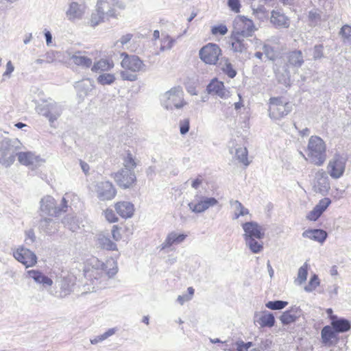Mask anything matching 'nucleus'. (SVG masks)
Masks as SVG:
<instances>
[{
	"instance_id": "f257e3e1",
	"label": "nucleus",
	"mask_w": 351,
	"mask_h": 351,
	"mask_svg": "<svg viewBox=\"0 0 351 351\" xmlns=\"http://www.w3.org/2000/svg\"><path fill=\"white\" fill-rule=\"evenodd\" d=\"M123 57L121 64L124 71L120 72L123 80L134 82L138 80V72H145L146 65L140 58L135 55H128L125 52L121 54Z\"/></svg>"
},
{
	"instance_id": "f03ea898",
	"label": "nucleus",
	"mask_w": 351,
	"mask_h": 351,
	"mask_svg": "<svg viewBox=\"0 0 351 351\" xmlns=\"http://www.w3.org/2000/svg\"><path fill=\"white\" fill-rule=\"evenodd\" d=\"M308 158L310 162L317 166L322 165L326 160L325 142L317 136H311L307 146Z\"/></svg>"
},
{
	"instance_id": "7ed1b4c3",
	"label": "nucleus",
	"mask_w": 351,
	"mask_h": 351,
	"mask_svg": "<svg viewBox=\"0 0 351 351\" xmlns=\"http://www.w3.org/2000/svg\"><path fill=\"white\" fill-rule=\"evenodd\" d=\"M20 142L17 139H5L0 144V163L5 167L15 161Z\"/></svg>"
},
{
	"instance_id": "20e7f679",
	"label": "nucleus",
	"mask_w": 351,
	"mask_h": 351,
	"mask_svg": "<svg viewBox=\"0 0 351 351\" xmlns=\"http://www.w3.org/2000/svg\"><path fill=\"white\" fill-rule=\"evenodd\" d=\"M162 106L167 110L180 109L186 103L184 101V93L181 86H175L167 91L161 97Z\"/></svg>"
},
{
	"instance_id": "39448f33",
	"label": "nucleus",
	"mask_w": 351,
	"mask_h": 351,
	"mask_svg": "<svg viewBox=\"0 0 351 351\" xmlns=\"http://www.w3.org/2000/svg\"><path fill=\"white\" fill-rule=\"evenodd\" d=\"M293 110V105L285 101L282 97H271L269 99V117L274 119H280Z\"/></svg>"
},
{
	"instance_id": "423d86ee",
	"label": "nucleus",
	"mask_w": 351,
	"mask_h": 351,
	"mask_svg": "<svg viewBox=\"0 0 351 351\" xmlns=\"http://www.w3.org/2000/svg\"><path fill=\"white\" fill-rule=\"evenodd\" d=\"M88 264L90 265L93 268V270L90 271H86V276H92L94 277L93 279H91L92 285H93V291H96V289L99 288H101V278L103 276L104 271L106 269L107 265L100 261L96 257H92L88 261Z\"/></svg>"
},
{
	"instance_id": "0eeeda50",
	"label": "nucleus",
	"mask_w": 351,
	"mask_h": 351,
	"mask_svg": "<svg viewBox=\"0 0 351 351\" xmlns=\"http://www.w3.org/2000/svg\"><path fill=\"white\" fill-rule=\"evenodd\" d=\"M221 50L218 45L208 43L204 46L199 52L200 59L206 64H216L219 60Z\"/></svg>"
},
{
	"instance_id": "6e6552de",
	"label": "nucleus",
	"mask_w": 351,
	"mask_h": 351,
	"mask_svg": "<svg viewBox=\"0 0 351 351\" xmlns=\"http://www.w3.org/2000/svg\"><path fill=\"white\" fill-rule=\"evenodd\" d=\"M217 204L218 201L215 197H207L197 193L194 196L193 201L189 203L188 206L192 212L201 213Z\"/></svg>"
},
{
	"instance_id": "1a4fd4ad",
	"label": "nucleus",
	"mask_w": 351,
	"mask_h": 351,
	"mask_svg": "<svg viewBox=\"0 0 351 351\" xmlns=\"http://www.w3.org/2000/svg\"><path fill=\"white\" fill-rule=\"evenodd\" d=\"M234 27V31L233 32L243 37L252 36L255 30L253 21L244 16H238L235 18Z\"/></svg>"
},
{
	"instance_id": "9d476101",
	"label": "nucleus",
	"mask_w": 351,
	"mask_h": 351,
	"mask_svg": "<svg viewBox=\"0 0 351 351\" xmlns=\"http://www.w3.org/2000/svg\"><path fill=\"white\" fill-rule=\"evenodd\" d=\"M346 158L339 154H335L328 163V173L334 179L341 178L345 171Z\"/></svg>"
},
{
	"instance_id": "9b49d317",
	"label": "nucleus",
	"mask_w": 351,
	"mask_h": 351,
	"mask_svg": "<svg viewBox=\"0 0 351 351\" xmlns=\"http://www.w3.org/2000/svg\"><path fill=\"white\" fill-rule=\"evenodd\" d=\"M97 197L100 201H109L114 198L117 190L112 182L102 181L97 183L95 186Z\"/></svg>"
},
{
	"instance_id": "f8f14e48",
	"label": "nucleus",
	"mask_w": 351,
	"mask_h": 351,
	"mask_svg": "<svg viewBox=\"0 0 351 351\" xmlns=\"http://www.w3.org/2000/svg\"><path fill=\"white\" fill-rule=\"evenodd\" d=\"M114 180L121 189H126L133 187L136 181L134 171L128 169H121L114 174Z\"/></svg>"
},
{
	"instance_id": "ddd939ff",
	"label": "nucleus",
	"mask_w": 351,
	"mask_h": 351,
	"mask_svg": "<svg viewBox=\"0 0 351 351\" xmlns=\"http://www.w3.org/2000/svg\"><path fill=\"white\" fill-rule=\"evenodd\" d=\"M244 231L243 238L257 239L261 240L265 237V228L256 221H247L242 224Z\"/></svg>"
},
{
	"instance_id": "4468645a",
	"label": "nucleus",
	"mask_w": 351,
	"mask_h": 351,
	"mask_svg": "<svg viewBox=\"0 0 351 351\" xmlns=\"http://www.w3.org/2000/svg\"><path fill=\"white\" fill-rule=\"evenodd\" d=\"M313 188L315 193H321L323 195L327 194L329 191L330 186L328 177L322 169L315 173Z\"/></svg>"
},
{
	"instance_id": "2eb2a0df",
	"label": "nucleus",
	"mask_w": 351,
	"mask_h": 351,
	"mask_svg": "<svg viewBox=\"0 0 351 351\" xmlns=\"http://www.w3.org/2000/svg\"><path fill=\"white\" fill-rule=\"evenodd\" d=\"M14 257L26 267H32L37 263L36 254L26 248H19L14 252Z\"/></svg>"
},
{
	"instance_id": "dca6fc26",
	"label": "nucleus",
	"mask_w": 351,
	"mask_h": 351,
	"mask_svg": "<svg viewBox=\"0 0 351 351\" xmlns=\"http://www.w3.org/2000/svg\"><path fill=\"white\" fill-rule=\"evenodd\" d=\"M206 90L208 94L217 95L221 99H226L228 97L229 92L226 90L223 83L217 78L210 81L206 87Z\"/></svg>"
},
{
	"instance_id": "f3484780",
	"label": "nucleus",
	"mask_w": 351,
	"mask_h": 351,
	"mask_svg": "<svg viewBox=\"0 0 351 351\" xmlns=\"http://www.w3.org/2000/svg\"><path fill=\"white\" fill-rule=\"evenodd\" d=\"M40 212L44 215L49 216H58V208L55 204V199L53 197L47 195L41 199Z\"/></svg>"
},
{
	"instance_id": "a211bd4d",
	"label": "nucleus",
	"mask_w": 351,
	"mask_h": 351,
	"mask_svg": "<svg viewBox=\"0 0 351 351\" xmlns=\"http://www.w3.org/2000/svg\"><path fill=\"white\" fill-rule=\"evenodd\" d=\"M270 22L274 27L278 29L288 28L290 25L289 19L280 10L271 11Z\"/></svg>"
},
{
	"instance_id": "6ab92c4d",
	"label": "nucleus",
	"mask_w": 351,
	"mask_h": 351,
	"mask_svg": "<svg viewBox=\"0 0 351 351\" xmlns=\"http://www.w3.org/2000/svg\"><path fill=\"white\" fill-rule=\"evenodd\" d=\"M301 315L302 310L295 306L283 312L279 319L283 325L287 326L295 322Z\"/></svg>"
},
{
	"instance_id": "aec40b11",
	"label": "nucleus",
	"mask_w": 351,
	"mask_h": 351,
	"mask_svg": "<svg viewBox=\"0 0 351 351\" xmlns=\"http://www.w3.org/2000/svg\"><path fill=\"white\" fill-rule=\"evenodd\" d=\"M117 213L123 218H131L134 212V204L130 202H119L115 204Z\"/></svg>"
},
{
	"instance_id": "412c9836",
	"label": "nucleus",
	"mask_w": 351,
	"mask_h": 351,
	"mask_svg": "<svg viewBox=\"0 0 351 351\" xmlns=\"http://www.w3.org/2000/svg\"><path fill=\"white\" fill-rule=\"evenodd\" d=\"M85 51H77L73 53H69V56L73 63L82 68H89L92 65V60L84 55Z\"/></svg>"
},
{
	"instance_id": "4be33fe9",
	"label": "nucleus",
	"mask_w": 351,
	"mask_h": 351,
	"mask_svg": "<svg viewBox=\"0 0 351 351\" xmlns=\"http://www.w3.org/2000/svg\"><path fill=\"white\" fill-rule=\"evenodd\" d=\"M187 235L185 234H178L173 231L168 234L165 241L160 245L162 250L170 247L173 245H178L183 242L186 238Z\"/></svg>"
},
{
	"instance_id": "5701e85b",
	"label": "nucleus",
	"mask_w": 351,
	"mask_h": 351,
	"mask_svg": "<svg viewBox=\"0 0 351 351\" xmlns=\"http://www.w3.org/2000/svg\"><path fill=\"white\" fill-rule=\"evenodd\" d=\"M254 322L260 325L261 328H271L275 325L276 320L274 315L269 311H263V315L258 316V313L255 314Z\"/></svg>"
},
{
	"instance_id": "b1692460",
	"label": "nucleus",
	"mask_w": 351,
	"mask_h": 351,
	"mask_svg": "<svg viewBox=\"0 0 351 351\" xmlns=\"http://www.w3.org/2000/svg\"><path fill=\"white\" fill-rule=\"evenodd\" d=\"M322 342L325 346L332 345V339H338V334L330 325L325 326L321 330Z\"/></svg>"
},
{
	"instance_id": "393cba45",
	"label": "nucleus",
	"mask_w": 351,
	"mask_h": 351,
	"mask_svg": "<svg viewBox=\"0 0 351 351\" xmlns=\"http://www.w3.org/2000/svg\"><path fill=\"white\" fill-rule=\"evenodd\" d=\"M302 237L323 243L326 241L328 234L322 229H308L303 232Z\"/></svg>"
},
{
	"instance_id": "a878e982",
	"label": "nucleus",
	"mask_w": 351,
	"mask_h": 351,
	"mask_svg": "<svg viewBox=\"0 0 351 351\" xmlns=\"http://www.w3.org/2000/svg\"><path fill=\"white\" fill-rule=\"evenodd\" d=\"M330 325L337 334L346 332L351 328V322L344 317H335Z\"/></svg>"
},
{
	"instance_id": "bb28decb",
	"label": "nucleus",
	"mask_w": 351,
	"mask_h": 351,
	"mask_svg": "<svg viewBox=\"0 0 351 351\" xmlns=\"http://www.w3.org/2000/svg\"><path fill=\"white\" fill-rule=\"evenodd\" d=\"M288 65L294 68H300L304 64V56L300 50H294L287 55Z\"/></svg>"
},
{
	"instance_id": "cd10ccee",
	"label": "nucleus",
	"mask_w": 351,
	"mask_h": 351,
	"mask_svg": "<svg viewBox=\"0 0 351 351\" xmlns=\"http://www.w3.org/2000/svg\"><path fill=\"white\" fill-rule=\"evenodd\" d=\"M239 34L233 32L232 36V49L235 53H245L247 49V44Z\"/></svg>"
},
{
	"instance_id": "c85d7f7f",
	"label": "nucleus",
	"mask_w": 351,
	"mask_h": 351,
	"mask_svg": "<svg viewBox=\"0 0 351 351\" xmlns=\"http://www.w3.org/2000/svg\"><path fill=\"white\" fill-rule=\"evenodd\" d=\"M38 227L41 231L48 235H52L58 231V225L50 218L41 219Z\"/></svg>"
},
{
	"instance_id": "c756f323",
	"label": "nucleus",
	"mask_w": 351,
	"mask_h": 351,
	"mask_svg": "<svg viewBox=\"0 0 351 351\" xmlns=\"http://www.w3.org/2000/svg\"><path fill=\"white\" fill-rule=\"evenodd\" d=\"M218 67L230 78H234L237 75V71L230 62L228 58L223 57L219 60Z\"/></svg>"
},
{
	"instance_id": "7c9ffc66",
	"label": "nucleus",
	"mask_w": 351,
	"mask_h": 351,
	"mask_svg": "<svg viewBox=\"0 0 351 351\" xmlns=\"http://www.w3.org/2000/svg\"><path fill=\"white\" fill-rule=\"evenodd\" d=\"M103 4H104L103 1H98L97 3V10L91 14L90 25L93 27H95L99 23L104 21L105 12L102 7Z\"/></svg>"
},
{
	"instance_id": "2f4dec72",
	"label": "nucleus",
	"mask_w": 351,
	"mask_h": 351,
	"mask_svg": "<svg viewBox=\"0 0 351 351\" xmlns=\"http://www.w3.org/2000/svg\"><path fill=\"white\" fill-rule=\"evenodd\" d=\"M16 156L19 162L25 166L32 165L38 161V157L31 152H18Z\"/></svg>"
},
{
	"instance_id": "473e14b6",
	"label": "nucleus",
	"mask_w": 351,
	"mask_h": 351,
	"mask_svg": "<svg viewBox=\"0 0 351 351\" xmlns=\"http://www.w3.org/2000/svg\"><path fill=\"white\" fill-rule=\"evenodd\" d=\"M27 274L35 282L43 284V286H51L53 284V281L51 278L43 275V273L38 270H29L27 271Z\"/></svg>"
},
{
	"instance_id": "72a5a7b5",
	"label": "nucleus",
	"mask_w": 351,
	"mask_h": 351,
	"mask_svg": "<svg viewBox=\"0 0 351 351\" xmlns=\"http://www.w3.org/2000/svg\"><path fill=\"white\" fill-rule=\"evenodd\" d=\"M49 121L51 123H53L54 121L57 120L58 118L62 114V108L60 105L58 103L55 102L52 99H49Z\"/></svg>"
},
{
	"instance_id": "f704fd0d",
	"label": "nucleus",
	"mask_w": 351,
	"mask_h": 351,
	"mask_svg": "<svg viewBox=\"0 0 351 351\" xmlns=\"http://www.w3.org/2000/svg\"><path fill=\"white\" fill-rule=\"evenodd\" d=\"M114 64L112 60L107 59H101L95 62L91 68L93 72L106 71L113 68Z\"/></svg>"
},
{
	"instance_id": "c9c22d12",
	"label": "nucleus",
	"mask_w": 351,
	"mask_h": 351,
	"mask_svg": "<svg viewBox=\"0 0 351 351\" xmlns=\"http://www.w3.org/2000/svg\"><path fill=\"white\" fill-rule=\"evenodd\" d=\"M230 204L234 210V219H238L240 216H244L249 213L248 209L245 208L238 200H230Z\"/></svg>"
},
{
	"instance_id": "e433bc0d",
	"label": "nucleus",
	"mask_w": 351,
	"mask_h": 351,
	"mask_svg": "<svg viewBox=\"0 0 351 351\" xmlns=\"http://www.w3.org/2000/svg\"><path fill=\"white\" fill-rule=\"evenodd\" d=\"M245 245L252 252L257 254L261 252L263 249V243L257 239H245Z\"/></svg>"
},
{
	"instance_id": "4c0bfd02",
	"label": "nucleus",
	"mask_w": 351,
	"mask_h": 351,
	"mask_svg": "<svg viewBox=\"0 0 351 351\" xmlns=\"http://www.w3.org/2000/svg\"><path fill=\"white\" fill-rule=\"evenodd\" d=\"M74 283L71 278H64L60 282V295L65 297L73 290Z\"/></svg>"
},
{
	"instance_id": "58836bf2",
	"label": "nucleus",
	"mask_w": 351,
	"mask_h": 351,
	"mask_svg": "<svg viewBox=\"0 0 351 351\" xmlns=\"http://www.w3.org/2000/svg\"><path fill=\"white\" fill-rule=\"evenodd\" d=\"M251 8L253 14L260 21H264L269 18L268 12L264 5H261L256 7L254 5H252Z\"/></svg>"
},
{
	"instance_id": "ea45409f",
	"label": "nucleus",
	"mask_w": 351,
	"mask_h": 351,
	"mask_svg": "<svg viewBox=\"0 0 351 351\" xmlns=\"http://www.w3.org/2000/svg\"><path fill=\"white\" fill-rule=\"evenodd\" d=\"M82 13L80 5L77 3L72 2L66 12V15L69 19H75L80 18Z\"/></svg>"
},
{
	"instance_id": "a19ab883",
	"label": "nucleus",
	"mask_w": 351,
	"mask_h": 351,
	"mask_svg": "<svg viewBox=\"0 0 351 351\" xmlns=\"http://www.w3.org/2000/svg\"><path fill=\"white\" fill-rule=\"evenodd\" d=\"M97 241L99 245L103 249L108 250H115L117 249V245L110 238L104 235H99Z\"/></svg>"
},
{
	"instance_id": "79ce46f5",
	"label": "nucleus",
	"mask_w": 351,
	"mask_h": 351,
	"mask_svg": "<svg viewBox=\"0 0 351 351\" xmlns=\"http://www.w3.org/2000/svg\"><path fill=\"white\" fill-rule=\"evenodd\" d=\"M308 265L307 264V263H305L302 266H301L299 268L298 272V278L295 280V282L300 285L306 280V278L308 276Z\"/></svg>"
},
{
	"instance_id": "37998d69",
	"label": "nucleus",
	"mask_w": 351,
	"mask_h": 351,
	"mask_svg": "<svg viewBox=\"0 0 351 351\" xmlns=\"http://www.w3.org/2000/svg\"><path fill=\"white\" fill-rule=\"evenodd\" d=\"M247 150L245 147H239L236 149V158L245 166L249 165V161L247 160Z\"/></svg>"
},
{
	"instance_id": "c03bdc74",
	"label": "nucleus",
	"mask_w": 351,
	"mask_h": 351,
	"mask_svg": "<svg viewBox=\"0 0 351 351\" xmlns=\"http://www.w3.org/2000/svg\"><path fill=\"white\" fill-rule=\"evenodd\" d=\"M288 305V302L282 300L269 301L265 304V306L271 310H281Z\"/></svg>"
},
{
	"instance_id": "a18cd8bd",
	"label": "nucleus",
	"mask_w": 351,
	"mask_h": 351,
	"mask_svg": "<svg viewBox=\"0 0 351 351\" xmlns=\"http://www.w3.org/2000/svg\"><path fill=\"white\" fill-rule=\"evenodd\" d=\"M115 80V77L113 74L104 73L98 76L97 82L101 85L112 84Z\"/></svg>"
},
{
	"instance_id": "49530a36",
	"label": "nucleus",
	"mask_w": 351,
	"mask_h": 351,
	"mask_svg": "<svg viewBox=\"0 0 351 351\" xmlns=\"http://www.w3.org/2000/svg\"><path fill=\"white\" fill-rule=\"evenodd\" d=\"M36 112L47 118L49 119V100L43 101L39 104L36 108Z\"/></svg>"
},
{
	"instance_id": "de8ad7c7",
	"label": "nucleus",
	"mask_w": 351,
	"mask_h": 351,
	"mask_svg": "<svg viewBox=\"0 0 351 351\" xmlns=\"http://www.w3.org/2000/svg\"><path fill=\"white\" fill-rule=\"evenodd\" d=\"M124 168L122 169H128L130 171H134V168L136 167V163L132 157V154L128 153L123 160Z\"/></svg>"
},
{
	"instance_id": "09e8293b",
	"label": "nucleus",
	"mask_w": 351,
	"mask_h": 351,
	"mask_svg": "<svg viewBox=\"0 0 351 351\" xmlns=\"http://www.w3.org/2000/svg\"><path fill=\"white\" fill-rule=\"evenodd\" d=\"M319 285V280L316 274L313 275L306 286L304 287V290L306 292H311Z\"/></svg>"
},
{
	"instance_id": "8fccbe9b",
	"label": "nucleus",
	"mask_w": 351,
	"mask_h": 351,
	"mask_svg": "<svg viewBox=\"0 0 351 351\" xmlns=\"http://www.w3.org/2000/svg\"><path fill=\"white\" fill-rule=\"evenodd\" d=\"M180 132L182 135H185L190 129V120L189 119H184L180 120L179 122Z\"/></svg>"
},
{
	"instance_id": "3c124183",
	"label": "nucleus",
	"mask_w": 351,
	"mask_h": 351,
	"mask_svg": "<svg viewBox=\"0 0 351 351\" xmlns=\"http://www.w3.org/2000/svg\"><path fill=\"white\" fill-rule=\"evenodd\" d=\"M323 45H316L313 48V58L315 60H319L324 57Z\"/></svg>"
},
{
	"instance_id": "603ef678",
	"label": "nucleus",
	"mask_w": 351,
	"mask_h": 351,
	"mask_svg": "<svg viewBox=\"0 0 351 351\" xmlns=\"http://www.w3.org/2000/svg\"><path fill=\"white\" fill-rule=\"evenodd\" d=\"M263 50L265 56L267 57L268 59L274 60L276 58V52L274 50V47L269 45H265L263 47Z\"/></svg>"
},
{
	"instance_id": "864d4df0",
	"label": "nucleus",
	"mask_w": 351,
	"mask_h": 351,
	"mask_svg": "<svg viewBox=\"0 0 351 351\" xmlns=\"http://www.w3.org/2000/svg\"><path fill=\"white\" fill-rule=\"evenodd\" d=\"M211 32L213 35L223 36L228 32V28L225 25H215L212 27Z\"/></svg>"
},
{
	"instance_id": "5fc2aeb1",
	"label": "nucleus",
	"mask_w": 351,
	"mask_h": 351,
	"mask_svg": "<svg viewBox=\"0 0 351 351\" xmlns=\"http://www.w3.org/2000/svg\"><path fill=\"white\" fill-rule=\"evenodd\" d=\"M331 200L328 197H324L322 199L319 203L315 206V207L321 212L324 213L326 209L330 204Z\"/></svg>"
},
{
	"instance_id": "6e6d98bb",
	"label": "nucleus",
	"mask_w": 351,
	"mask_h": 351,
	"mask_svg": "<svg viewBox=\"0 0 351 351\" xmlns=\"http://www.w3.org/2000/svg\"><path fill=\"white\" fill-rule=\"evenodd\" d=\"M108 263L106 265H108ZM112 265H113L112 268L108 269L106 268V270L104 271L103 276L104 278H106V276H108V278L113 277L118 271V267L117 266V264L115 262H112Z\"/></svg>"
},
{
	"instance_id": "4d7b16f0",
	"label": "nucleus",
	"mask_w": 351,
	"mask_h": 351,
	"mask_svg": "<svg viewBox=\"0 0 351 351\" xmlns=\"http://www.w3.org/2000/svg\"><path fill=\"white\" fill-rule=\"evenodd\" d=\"M322 215V213H321L315 206L313 208V209L308 213V214L306 216V218L310 221H315L317 220L319 217Z\"/></svg>"
},
{
	"instance_id": "13d9d810",
	"label": "nucleus",
	"mask_w": 351,
	"mask_h": 351,
	"mask_svg": "<svg viewBox=\"0 0 351 351\" xmlns=\"http://www.w3.org/2000/svg\"><path fill=\"white\" fill-rule=\"evenodd\" d=\"M118 331V328L117 327L109 328L106 332L104 334L98 335L99 339L101 341L107 339L108 337L114 335Z\"/></svg>"
},
{
	"instance_id": "bf43d9fd",
	"label": "nucleus",
	"mask_w": 351,
	"mask_h": 351,
	"mask_svg": "<svg viewBox=\"0 0 351 351\" xmlns=\"http://www.w3.org/2000/svg\"><path fill=\"white\" fill-rule=\"evenodd\" d=\"M118 331V328L117 327L109 328L106 332L104 334L98 335L99 339L101 341L107 339L108 337L114 335Z\"/></svg>"
},
{
	"instance_id": "052dcab7",
	"label": "nucleus",
	"mask_w": 351,
	"mask_h": 351,
	"mask_svg": "<svg viewBox=\"0 0 351 351\" xmlns=\"http://www.w3.org/2000/svg\"><path fill=\"white\" fill-rule=\"evenodd\" d=\"M105 216L106 219L110 223H114L118 221V217L112 209H106Z\"/></svg>"
},
{
	"instance_id": "680f3d73",
	"label": "nucleus",
	"mask_w": 351,
	"mask_h": 351,
	"mask_svg": "<svg viewBox=\"0 0 351 351\" xmlns=\"http://www.w3.org/2000/svg\"><path fill=\"white\" fill-rule=\"evenodd\" d=\"M58 52L50 51L44 55L45 63H52L56 60Z\"/></svg>"
},
{
	"instance_id": "e2e57ef3",
	"label": "nucleus",
	"mask_w": 351,
	"mask_h": 351,
	"mask_svg": "<svg viewBox=\"0 0 351 351\" xmlns=\"http://www.w3.org/2000/svg\"><path fill=\"white\" fill-rule=\"evenodd\" d=\"M228 5L231 10L235 12H240L241 4L239 0H228Z\"/></svg>"
},
{
	"instance_id": "0e129e2a",
	"label": "nucleus",
	"mask_w": 351,
	"mask_h": 351,
	"mask_svg": "<svg viewBox=\"0 0 351 351\" xmlns=\"http://www.w3.org/2000/svg\"><path fill=\"white\" fill-rule=\"evenodd\" d=\"M340 34L347 39H351V26L348 25H343L340 30Z\"/></svg>"
},
{
	"instance_id": "69168bd1",
	"label": "nucleus",
	"mask_w": 351,
	"mask_h": 351,
	"mask_svg": "<svg viewBox=\"0 0 351 351\" xmlns=\"http://www.w3.org/2000/svg\"><path fill=\"white\" fill-rule=\"evenodd\" d=\"M36 239V236L33 230H29L26 232L25 242L27 245L32 244Z\"/></svg>"
},
{
	"instance_id": "338daca9",
	"label": "nucleus",
	"mask_w": 351,
	"mask_h": 351,
	"mask_svg": "<svg viewBox=\"0 0 351 351\" xmlns=\"http://www.w3.org/2000/svg\"><path fill=\"white\" fill-rule=\"evenodd\" d=\"M58 211V215L61 213H65L66 211L67 208V202L64 197L62 198L60 205L59 206H57Z\"/></svg>"
},
{
	"instance_id": "774afa93",
	"label": "nucleus",
	"mask_w": 351,
	"mask_h": 351,
	"mask_svg": "<svg viewBox=\"0 0 351 351\" xmlns=\"http://www.w3.org/2000/svg\"><path fill=\"white\" fill-rule=\"evenodd\" d=\"M112 235L114 240L118 241L121 239V234L117 226H113L112 229Z\"/></svg>"
}]
</instances>
